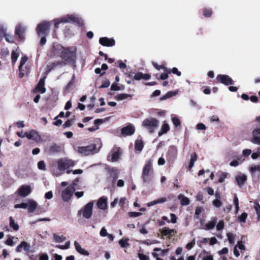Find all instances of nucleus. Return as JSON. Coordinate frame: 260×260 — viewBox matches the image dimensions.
I'll return each instance as SVG.
<instances>
[{"label": "nucleus", "instance_id": "27", "mask_svg": "<svg viewBox=\"0 0 260 260\" xmlns=\"http://www.w3.org/2000/svg\"><path fill=\"white\" fill-rule=\"evenodd\" d=\"M178 199L180 200L181 204L182 206H186L189 204V199L182 194H180L178 196Z\"/></svg>", "mask_w": 260, "mask_h": 260}, {"label": "nucleus", "instance_id": "16", "mask_svg": "<svg viewBox=\"0 0 260 260\" xmlns=\"http://www.w3.org/2000/svg\"><path fill=\"white\" fill-rule=\"evenodd\" d=\"M100 43L104 46L110 47L115 44V41L112 39H109L107 37H103L100 39Z\"/></svg>", "mask_w": 260, "mask_h": 260}, {"label": "nucleus", "instance_id": "39", "mask_svg": "<svg viewBox=\"0 0 260 260\" xmlns=\"http://www.w3.org/2000/svg\"><path fill=\"white\" fill-rule=\"evenodd\" d=\"M19 54L18 52L17 51V50L12 52L11 54V59L12 62L13 64H14L16 62L17 58L19 57Z\"/></svg>", "mask_w": 260, "mask_h": 260}, {"label": "nucleus", "instance_id": "20", "mask_svg": "<svg viewBox=\"0 0 260 260\" xmlns=\"http://www.w3.org/2000/svg\"><path fill=\"white\" fill-rule=\"evenodd\" d=\"M23 248L25 251H28L30 249V245L25 241L22 242L16 248L17 252H21V248Z\"/></svg>", "mask_w": 260, "mask_h": 260}, {"label": "nucleus", "instance_id": "14", "mask_svg": "<svg viewBox=\"0 0 260 260\" xmlns=\"http://www.w3.org/2000/svg\"><path fill=\"white\" fill-rule=\"evenodd\" d=\"M31 192V189L29 185H23L18 190V194L20 196L25 197Z\"/></svg>", "mask_w": 260, "mask_h": 260}, {"label": "nucleus", "instance_id": "44", "mask_svg": "<svg viewBox=\"0 0 260 260\" xmlns=\"http://www.w3.org/2000/svg\"><path fill=\"white\" fill-rule=\"evenodd\" d=\"M254 209L257 215L258 219H260V205L258 203H255Z\"/></svg>", "mask_w": 260, "mask_h": 260}, {"label": "nucleus", "instance_id": "13", "mask_svg": "<svg viewBox=\"0 0 260 260\" xmlns=\"http://www.w3.org/2000/svg\"><path fill=\"white\" fill-rule=\"evenodd\" d=\"M251 142L260 145V128H256L252 131V137Z\"/></svg>", "mask_w": 260, "mask_h": 260}, {"label": "nucleus", "instance_id": "38", "mask_svg": "<svg viewBox=\"0 0 260 260\" xmlns=\"http://www.w3.org/2000/svg\"><path fill=\"white\" fill-rule=\"evenodd\" d=\"M129 239L128 238L122 239L119 241V244L122 248H126L129 246V244L127 242Z\"/></svg>", "mask_w": 260, "mask_h": 260}, {"label": "nucleus", "instance_id": "33", "mask_svg": "<svg viewBox=\"0 0 260 260\" xmlns=\"http://www.w3.org/2000/svg\"><path fill=\"white\" fill-rule=\"evenodd\" d=\"M53 240L56 242H58V243L62 242L66 239V238L65 237H64L63 235L59 236L57 234H53Z\"/></svg>", "mask_w": 260, "mask_h": 260}, {"label": "nucleus", "instance_id": "32", "mask_svg": "<svg viewBox=\"0 0 260 260\" xmlns=\"http://www.w3.org/2000/svg\"><path fill=\"white\" fill-rule=\"evenodd\" d=\"M169 155L172 157H175L177 154V148L175 146H171L169 148L168 152Z\"/></svg>", "mask_w": 260, "mask_h": 260}, {"label": "nucleus", "instance_id": "22", "mask_svg": "<svg viewBox=\"0 0 260 260\" xmlns=\"http://www.w3.org/2000/svg\"><path fill=\"white\" fill-rule=\"evenodd\" d=\"M74 244L75 249L78 252L80 253L81 254L86 256L89 254V252L87 250L81 247V245L77 241H74Z\"/></svg>", "mask_w": 260, "mask_h": 260}, {"label": "nucleus", "instance_id": "45", "mask_svg": "<svg viewBox=\"0 0 260 260\" xmlns=\"http://www.w3.org/2000/svg\"><path fill=\"white\" fill-rule=\"evenodd\" d=\"M60 63L59 62H53L49 65L47 66V72H49L52 70L55 67L60 64Z\"/></svg>", "mask_w": 260, "mask_h": 260}, {"label": "nucleus", "instance_id": "31", "mask_svg": "<svg viewBox=\"0 0 260 260\" xmlns=\"http://www.w3.org/2000/svg\"><path fill=\"white\" fill-rule=\"evenodd\" d=\"M143 170L150 174L152 171V162L151 160H147L146 161V164L143 168Z\"/></svg>", "mask_w": 260, "mask_h": 260}, {"label": "nucleus", "instance_id": "3", "mask_svg": "<svg viewBox=\"0 0 260 260\" xmlns=\"http://www.w3.org/2000/svg\"><path fill=\"white\" fill-rule=\"evenodd\" d=\"M100 149H97L95 144H92L85 147H78L76 149L78 153L84 155L92 154L99 152Z\"/></svg>", "mask_w": 260, "mask_h": 260}, {"label": "nucleus", "instance_id": "48", "mask_svg": "<svg viewBox=\"0 0 260 260\" xmlns=\"http://www.w3.org/2000/svg\"><path fill=\"white\" fill-rule=\"evenodd\" d=\"M227 236L228 238V240L231 244H233L235 242V236L232 233H228Z\"/></svg>", "mask_w": 260, "mask_h": 260}, {"label": "nucleus", "instance_id": "15", "mask_svg": "<svg viewBox=\"0 0 260 260\" xmlns=\"http://www.w3.org/2000/svg\"><path fill=\"white\" fill-rule=\"evenodd\" d=\"M135 127L132 124H129L125 127H123L121 130V134L123 136H131L135 133Z\"/></svg>", "mask_w": 260, "mask_h": 260}, {"label": "nucleus", "instance_id": "64", "mask_svg": "<svg viewBox=\"0 0 260 260\" xmlns=\"http://www.w3.org/2000/svg\"><path fill=\"white\" fill-rule=\"evenodd\" d=\"M46 199H51L53 197V193L51 191H48L45 194Z\"/></svg>", "mask_w": 260, "mask_h": 260}, {"label": "nucleus", "instance_id": "6", "mask_svg": "<svg viewBox=\"0 0 260 260\" xmlns=\"http://www.w3.org/2000/svg\"><path fill=\"white\" fill-rule=\"evenodd\" d=\"M158 121L153 118L145 119L143 122V126L148 129L150 133H153L158 126Z\"/></svg>", "mask_w": 260, "mask_h": 260}, {"label": "nucleus", "instance_id": "12", "mask_svg": "<svg viewBox=\"0 0 260 260\" xmlns=\"http://www.w3.org/2000/svg\"><path fill=\"white\" fill-rule=\"evenodd\" d=\"M216 79L218 82L225 85H232L233 84V80L228 75H219L217 76Z\"/></svg>", "mask_w": 260, "mask_h": 260}, {"label": "nucleus", "instance_id": "59", "mask_svg": "<svg viewBox=\"0 0 260 260\" xmlns=\"http://www.w3.org/2000/svg\"><path fill=\"white\" fill-rule=\"evenodd\" d=\"M195 245V240L193 239L191 242L188 243L186 246V247L187 249L190 250L191 249L193 246Z\"/></svg>", "mask_w": 260, "mask_h": 260}, {"label": "nucleus", "instance_id": "41", "mask_svg": "<svg viewBox=\"0 0 260 260\" xmlns=\"http://www.w3.org/2000/svg\"><path fill=\"white\" fill-rule=\"evenodd\" d=\"M28 58L27 56H24L22 57L20 60V65L19 66V71H21L22 69L23 66L25 64L27 61Z\"/></svg>", "mask_w": 260, "mask_h": 260}, {"label": "nucleus", "instance_id": "1", "mask_svg": "<svg viewBox=\"0 0 260 260\" xmlns=\"http://www.w3.org/2000/svg\"><path fill=\"white\" fill-rule=\"evenodd\" d=\"M53 50L55 53H59L60 57L70 63H74L76 59L75 48H64L59 44L53 46Z\"/></svg>", "mask_w": 260, "mask_h": 260}, {"label": "nucleus", "instance_id": "54", "mask_svg": "<svg viewBox=\"0 0 260 260\" xmlns=\"http://www.w3.org/2000/svg\"><path fill=\"white\" fill-rule=\"evenodd\" d=\"M224 222L223 220H220L219 221V222L217 223L216 225V229L217 231H220L223 229L224 228Z\"/></svg>", "mask_w": 260, "mask_h": 260}, {"label": "nucleus", "instance_id": "29", "mask_svg": "<svg viewBox=\"0 0 260 260\" xmlns=\"http://www.w3.org/2000/svg\"><path fill=\"white\" fill-rule=\"evenodd\" d=\"M166 201H167V199L166 198H161L160 199H158L157 200L153 201L151 202L147 203V205L148 207H151V206H154L157 204L165 203Z\"/></svg>", "mask_w": 260, "mask_h": 260}, {"label": "nucleus", "instance_id": "23", "mask_svg": "<svg viewBox=\"0 0 260 260\" xmlns=\"http://www.w3.org/2000/svg\"><path fill=\"white\" fill-rule=\"evenodd\" d=\"M45 77L41 78L36 87V89L40 91L41 93H44L46 92V88L44 87Z\"/></svg>", "mask_w": 260, "mask_h": 260}, {"label": "nucleus", "instance_id": "42", "mask_svg": "<svg viewBox=\"0 0 260 260\" xmlns=\"http://www.w3.org/2000/svg\"><path fill=\"white\" fill-rule=\"evenodd\" d=\"M111 89L114 91L121 90L124 89V86H121V87H120L117 85L116 84L113 83L111 86Z\"/></svg>", "mask_w": 260, "mask_h": 260}, {"label": "nucleus", "instance_id": "4", "mask_svg": "<svg viewBox=\"0 0 260 260\" xmlns=\"http://www.w3.org/2000/svg\"><path fill=\"white\" fill-rule=\"evenodd\" d=\"M37 203L30 199L26 200V202H23L19 204H16L14 206L15 208H23L28 209V211L30 213H32L35 211L37 207Z\"/></svg>", "mask_w": 260, "mask_h": 260}, {"label": "nucleus", "instance_id": "25", "mask_svg": "<svg viewBox=\"0 0 260 260\" xmlns=\"http://www.w3.org/2000/svg\"><path fill=\"white\" fill-rule=\"evenodd\" d=\"M141 178L144 183L149 182L151 180L150 174L143 169Z\"/></svg>", "mask_w": 260, "mask_h": 260}, {"label": "nucleus", "instance_id": "28", "mask_svg": "<svg viewBox=\"0 0 260 260\" xmlns=\"http://www.w3.org/2000/svg\"><path fill=\"white\" fill-rule=\"evenodd\" d=\"M16 34L18 36L20 39L23 38V34L25 31V28L22 27L20 25H18L16 27Z\"/></svg>", "mask_w": 260, "mask_h": 260}, {"label": "nucleus", "instance_id": "30", "mask_svg": "<svg viewBox=\"0 0 260 260\" xmlns=\"http://www.w3.org/2000/svg\"><path fill=\"white\" fill-rule=\"evenodd\" d=\"M169 130V125L168 123L164 122L161 126L160 130L158 132V136H161L166 133Z\"/></svg>", "mask_w": 260, "mask_h": 260}, {"label": "nucleus", "instance_id": "57", "mask_svg": "<svg viewBox=\"0 0 260 260\" xmlns=\"http://www.w3.org/2000/svg\"><path fill=\"white\" fill-rule=\"evenodd\" d=\"M142 215V213L140 212H130L128 213V215L130 217H138Z\"/></svg>", "mask_w": 260, "mask_h": 260}, {"label": "nucleus", "instance_id": "60", "mask_svg": "<svg viewBox=\"0 0 260 260\" xmlns=\"http://www.w3.org/2000/svg\"><path fill=\"white\" fill-rule=\"evenodd\" d=\"M72 119L68 120L63 124V126L64 128L69 127H70L72 125Z\"/></svg>", "mask_w": 260, "mask_h": 260}, {"label": "nucleus", "instance_id": "52", "mask_svg": "<svg viewBox=\"0 0 260 260\" xmlns=\"http://www.w3.org/2000/svg\"><path fill=\"white\" fill-rule=\"evenodd\" d=\"M9 54V51L7 48L2 49L1 55L3 57H6Z\"/></svg>", "mask_w": 260, "mask_h": 260}, {"label": "nucleus", "instance_id": "21", "mask_svg": "<svg viewBox=\"0 0 260 260\" xmlns=\"http://www.w3.org/2000/svg\"><path fill=\"white\" fill-rule=\"evenodd\" d=\"M62 150V147L55 143L52 144L49 147V152L51 154L58 153Z\"/></svg>", "mask_w": 260, "mask_h": 260}, {"label": "nucleus", "instance_id": "43", "mask_svg": "<svg viewBox=\"0 0 260 260\" xmlns=\"http://www.w3.org/2000/svg\"><path fill=\"white\" fill-rule=\"evenodd\" d=\"M70 242L68 241L66 242L65 245H57L56 246V247L60 249H68L70 248Z\"/></svg>", "mask_w": 260, "mask_h": 260}, {"label": "nucleus", "instance_id": "58", "mask_svg": "<svg viewBox=\"0 0 260 260\" xmlns=\"http://www.w3.org/2000/svg\"><path fill=\"white\" fill-rule=\"evenodd\" d=\"M213 204L214 205V206L217 208L220 207L221 205V202L220 200L218 199L214 200L213 202Z\"/></svg>", "mask_w": 260, "mask_h": 260}, {"label": "nucleus", "instance_id": "11", "mask_svg": "<svg viewBox=\"0 0 260 260\" xmlns=\"http://www.w3.org/2000/svg\"><path fill=\"white\" fill-rule=\"evenodd\" d=\"M25 136L28 139L33 140L38 143L43 141L40 135L35 130H31L29 132H25Z\"/></svg>", "mask_w": 260, "mask_h": 260}, {"label": "nucleus", "instance_id": "37", "mask_svg": "<svg viewBox=\"0 0 260 260\" xmlns=\"http://www.w3.org/2000/svg\"><path fill=\"white\" fill-rule=\"evenodd\" d=\"M10 226L15 231L19 230L18 224L15 222L14 219L11 216L10 217Z\"/></svg>", "mask_w": 260, "mask_h": 260}, {"label": "nucleus", "instance_id": "47", "mask_svg": "<svg viewBox=\"0 0 260 260\" xmlns=\"http://www.w3.org/2000/svg\"><path fill=\"white\" fill-rule=\"evenodd\" d=\"M110 82L108 79H104L102 81V85L100 87V88H105L108 87L110 86Z\"/></svg>", "mask_w": 260, "mask_h": 260}, {"label": "nucleus", "instance_id": "50", "mask_svg": "<svg viewBox=\"0 0 260 260\" xmlns=\"http://www.w3.org/2000/svg\"><path fill=\"white\" fill-rule=\"evenodd\" d=\"M172 121L175 126L177 127L180 125V120L176 117H172Z\"/></svg>", "mask_w": 260, "mask_h": 260}, {"label": "nucleus", "instance_id": "2", "mask_svg": "<svg viewBox=\"0 0 260 260\" xmlns=\"http://www.w3.org/2000/svg\"><path fill=\"white\" fill-rule=\"evenodd\" d=\"M54 26L56 28H58L59 24L61 23H65L69 22H75L77 23L79 25H82L83 24L81 18L78 16L74 14L67 15L66 16L54 20Z\"/></svg>", "mask_w": 260, "mask_h": 260}, {"label": "nucleus", "instance_id": "34", "mask_svg": "<svg viewBox=\"0 0 260 260\" xmlns=\"http://www.w3.org/2000/svg\"><path fill=\"white\" fill-rule=\"evenodd\" d=\"M132 95L131 94H126V93H120L117 95H116L114 98L117 101H122L124 99H126L129 97H131Z\"/></svg>", "mask_w": 260, "mask_h": 260}, {"label": "nucleus", "instance_id": "7", "mask_svg": "<svg viewBox=\"0 0 260 260\" xmlns=\"http://www.w3.org/2000/svg\"><path fill=\"white\" fill-rule=\"evenodd\" d=\"M93 207V202H90L84 206L83 209H81L79 211L78 214H82L84 218L89 219L92 215Z\"/></svg>", "mask_w": 260, "mask_h": 260}, {"label": "nucleus", "instance_id": "56", "mask_svg": "<svg viewBox=\"0 0 260 260\" xmlns=\"http://www.w3.org/2000/svg\"><path fill=\"white\" fill-rule=\"evenodd\" d=\"M143 73H137L134 76V79L136 80H140L143 79Z\"/></svg>", "mask_w": 260, "mask_h": 260}, {"label": "nucleus", "instance_id": "49", "mask_svg": "<svg viewBox=\"0 0 260 260\" xmlns=\"http://www.w3.org/2000/svg\"><path fill=\"white\" fill-rule=\"evenodd\" d=\"M247 214L246 213H243L239 217L238 219L240 221L245 222Z\"/></svg>", "mask_w": 260, "mask_h": 260}, {"label": "nucleus", "instance_id": "8", "mask_svg": "<svg viewBox=\"0 0 260 260\" xmlns=\"http://www.w3.org/2000/svg\"><path fill=\"white\" fill-rule=\"evenodd\" d=\"M75 184L67 187L62 191L61 197L64 202H68L71 199L75 190Z\"/></svg>", "mask_w": 260, "mask_h": 260}, {"label": "nucleus", "instance_id": "51", "mask_svg": "<svg viewBox=\"0 0 260 260\" xmlns=\"http://www.w3.org/2000/svg\"><path fill=\"white\" fill-rule=\"evenodd\" d=\"M252 153V151L250 149H246L243 150L242 155L245 157L249 156Z\"/></svg>", "mask_w": 260, "mask_h": 260}, {"label": "nucleus", "instance_id": "17", "mask_svg": "<svg viewBox=\"0 0 260 260\" xmlns=\"http://www.w3.org/2000/svg\"><path fill=\"white\" fill-rule=\"evenodd\" d=\"M97 206L101 210H106L107 208V198L105 197L100 198L96 203Z\"/></svg>", "mask_w": 260, "mask_h": 260}, {"label": "nucleus", "instance_id": "36", "mask_svg": "<svg viewBox=\"0 0 260 260\" xmlns=\"http://www.w3.org/2000/svg\"><path fill=\"white\" fill-rule=\"evenodd\" d=\"M161 232V234L165 236H169L172 235V233L174 232V230L165 227L162 229Z\"/></svg>", "mask_w": 260, "mask_h": 260}, {"label": "nucleus", "instance_id": "18", "mask_svg": "<svg viewBox=\"0 0 260 260\" xmlns=\"http://www.w3.org/2000/svg\"><path fill=\"white\" fill-rule=\"evenodd\" d=\"M249 171L252 177H254L256 175H257V177L258 178L260 174V165H251L249 168Z\"/></svg>", "mask_w": 260, "mask_h": 260}, {"label": "nucleus", "instance_id": "5", "mask_svg": "<svg viewBox=\"0 0 260 260\" xmlns=\"http://www.w3.org/2000/svg\"><path fill=\"white\" fill-rule=\"evenodd\" d=\"M75 165L74 161L67 158H61L57 161L58 169L60 171H64L68 168L73 167Z\"/></svg>", "mask_w": 260, "mask_h": 260}, {"label": "nucleus", "instance_id": "62", "mask_svg": "<svg viewBox=\"0 0 260 260\" xmlns=\"http://www.w3.org/2000/svg\"><path fill=\"white\" fill-rule=\"evenodd\" d=\"M138 256L140 260H149L148 257L144 254L139 253Z\"/></svg>", "mask_w": 260, "mask_h": 260}, {"label": "nucleus", "instance_id": "53", "mask_svg": "<svg viewBox=\"0 0 260 260\" xmlns=\"http://www.w3.org/2000/svg\"><path fill=\"white\" fill-rule=\"evenodd\" d=\"M6 35V30L2 26H0V41L2 40L4 37H5Z\"/></svg>", "mask_w": 260, "mask_h": 260}, {"label": "nucleus", "instance_id": "61", "mask_svg": "<svg viewBox=\"0 0 260 260\" xmlns=\"http://www.w3.org/2000/svg\"><path fill=\"white\" fill-rule=\"evenodd\" d=\"M197 128L198 129L204 130L206 129V127L204 124L200 123L197 124Z\"/></svg>", "mask_w": 260, "mask_h": 260}, {"label": "nucleus", "instance_id": "19", "mask_svg": "<svg viewBox=\"0 0 260 260\" xmlns=\"http://www.w3.org/2000/svg\"><path fill=\"white\" fill-rule=\"evenodd\" d=\"M235 179L238 186L240 187H242L247 179V177L245 174H240L236 176Z\"/></svg>", "mask_w": 260, "mask_h": 260}, {"label": "nucleus", "instance_id": "26", "mask_svg": "<svg viewBox=\"0 0 260 260\" xmlns=\"http://www.w3.org/2000/svg\"><path fill=\"white\" fill-rule=\"evenodd\" d=\"M178 91L177 90L176 91H168L166 94L161 96L160 98V100L162 101L168 99H169L173 96H175L177 94Z\"/></svg>", "mask_w": 260, "mask_h": 260}, {"label": "nucleus", "instance_id": "40", "mask_svg": "<svg viewBox=\"0 0 260 260\" xmlns=\"http://www.w3.org/2000/svg\"><path fill=\"white\" fill-rule=\"evenodd\" d=\"M197 160V156L196 154L194 153V154H192L191 156L190 161V162L189 164V169H191L193 167L194 162Z\"/></svg>", "mask_w": 260, "mask_h": 260}, {"label": "nucleus", "instance_id": "24", "mask_svg": "<svg viewBox=\"0 0 260 260\" xmlns=\"http://www.w3.org/2000/svg\"><path fill=\"white\" fill-rule=\"evenodd\" d=\"M216 222H217V218L216 217L212 218L211 220L205 224V227L204 229L205 230H210L213 229L215 227Z\"/></svg>", "mask_w": 260, "mask_h": 260}, {"label": "nucleus", "instance_id": "9", "mask_svg": "<svg viewBox=\"0 0 260 260\" xmlns=\"http://www.w3.org/2000/svg\"><path fill=\"white\" fill-rule=\"evenodd\" d=\"M121 154V150L119 147H114L108 156V159L111 161H117Z\"/></svg>", "mask_w": 260, "mask_h": 260}, {"label": "nucleus", "instance_id": "46", "mask_svg": "<svg viewBox=\"0 0 260 260\" xmlns=\"http://www.w3.org/2000/svg\"><path fill=\"white\" fill-rule=\"evenodd\" d=\"M38 168L40 170L45 171L46 166L45 162L43 160L39 161L38 163Z\"/></svg>", "mask_w": 260, "mask_h": 260}, {"label": "nucleus", "instance_id": "55", "mask_svg": "<svg viewBox=\"0 0 260 260\" xmlns=\"http://www.w3.org/2000/svg\"><path fill=\"white\" fill-rule=\"evenodd\" d=\"M100 236L102 237H106L108 235L107 230L104 228H102L100 232Z\"/></svg>", "mask_w": 260, "mask_h": 260}, {"label": "nucleus", "instance_id": "10", "mask_svg": "<svg viewBox=\"0 0 260 260\" xmlns=\"http://www.w3.org/2000/svg\"><path fill=\"white\" fill-rule=\"evenodd\" d=\"M49 22L44 21L39 24L37 27L36 31L39 36L46 35L49 29Z\"/></svg>", "mask_w": 260, "mask_h": 260}, {"label": "nucleus", "instance_id": "63", "mask_svg": "<svg viewBox=\"0 0 260 260\" xmlns=\"http://www.w3.org/2000/svg\"><path fill=\"white\" fill-rule=\"evenodd\" d=\"M13 238H9L8 239H7L6 241V244L9 245V246H12L14 245V242H13Z\"/></svg>", "mask_w": 260, "mask_h": 260}, {"label": "nucleus", "instance_id": "35", "mask_svg": "<svg viewBox=\"0 0 260 260\" xmlns=\"http://www.w3.org/2000/svg\"><path fill=\"white\" fill-rule=\"evenodd\" d=\"M143 142L141 140H137L135 142V149L136 150L141 151L143 148Z\"/></svg>", "mask_w": 260, "mask_h": 260}]
</instances>
